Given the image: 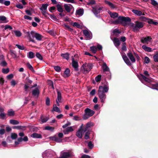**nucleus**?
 Returning <instances> with one entry per match:
<instances>
[{
	"mask_svg": "<svg viewBox=\"0 0 158 158\" xmlns=\"http://www.w3.org/2000/svg\"><path fill=\"white\" fill-rule=\"evenodd\" d=\"M144 74L146 77L145 76L142 74H141L138 76L139 79L141 81V82L152 89H156L158 90V84L153 85H150L149 84L150 83L152 82V81L151 79L147 77H148L149 76L148 72L146 71H144Z\"/></svg>",
	"mask_w": 158,
	"mask_h": 158,
	"instance_id": "1",
	"label": "nucleus"
},
{
	"mask_svg": "<svg viewBox=\"0 0 158 158\" xmlns=\"http://www.w3.org/2000/svg\"><path fill=\"white\" fill-rule=\"evenodd\" d=\"M109 90V86L105 85L103 87L100 86L98 90V95L102 102L104 103L106 98L105 93H107Z\"/></svg>",
	"mask_w": 158,
	"mask_h": 158,
	"instance_id": "2",
	"label": "nucleus"
},
{
	"mask_svg": "<svg viewBox=\"0 0 158 158\" xmlns=\"http://www.w3.org/2000/svg\"><path fill=\"white\" fill-rule=\"evenodd\" d=\"M131 21V19L128 17L119 16L118 19L113 21L112 23L114 24H121L124 26H126L127 24V22Z\"/></svg>",
	"mask_w": 158,
	"mask_h": 158,
	"instance_id": "3",
	"label": "nucleus"
},
{
	"mask_svg": "<svg viewBox=\"0 0 158 158\" xmlns=\"http://www.w3.org/2000/svg\"><path fill=\"white\" fill-rule=\"evenodd\" d=\"M94 113L95 112L94 110L89 108H86L85 110V114L83 116V118L85 119H87L92 116Z\"/></svg>",
	"mask_w": 158,
	"mask_h": 158,
	"instance_id": "4",
	"label": "nucleus"
},
{
	"mask_svg": "<svg viewBox=\"0 0 158 158\" xmlns=\"http://www.w3.org/2000/svg\"><path fill=\"white\" fill-rule=\"evenodd\" d=\"M92 65L90 63H85L82 67V70L84 73H87L92 69Z\"/></svg>",
	"mask_w": 158,
	"mask_h": 158,
	"instance_id": "5",
	"label": "nucleus"
},
{
	"mask_svg": "<svg viewBox=\"0 0 158 158\" xmlns=\"http://www.w3.org/2000/svg\"><path fill=\"white\" fill-rule=\"evenodd\" d=\"M143 25L142 23L137 21L135 24H133V28L134 31L138 30L140 28L143 27Z\"/></svg>",
	"mask_w": 158,
	"mask_h": 158,
	"instance_id": "6",
	"label": "nucleus"
},
{
	"mask_svg": "<svg viewBox=\"0 0 158 158\" xmlns=\"http://www.w3.org/2000/svg\"><path fill=\"white\" fill-rule=\"evenodd\" d=\"M48 6V4L47 3L42 4L41 7L40 8L42 14L45 16H47V15H48L47 12V8Z\"/></svg>",
	"mask_w": 158,
	"mask_h": 158,
	"instance_id": "7",
	"label": "nucleus"
},
{
	"mask_svg": "<svg viewBox=\"0 0 158 158\" xmlns=\"http://www.w3.org/2000/svg\"><path fill=\"white\" fill-rule=\"evenodd\" d=\"M152 39L150 36H147L146 37H142L141 39V41L143 44H148L151 42Z\"/></svg>",
	"mask_w": 158,
	"mask_h": 158,
	"instance_id": "8",
	"label": "nucleus"
},
{
	"mask_svg": "<svg viewBox=\"0 0 158 158\" xmlns=\"http://www.w3.org/2000/svg\"><path fill=\"white\" fill-rule=\"evenodd\" d=\"M83 124H82L80 127L79 129L76 133V135L79 138H81L82 137V134H83L84 130H83Z\"/></svg>",
	"mask_w": 158,
	"mask_h": 158,
	"instance_id": "9",
	"label": "nucleus"
},
{
	"mask_svg": "<svg viewBox=\"0 0 158 158\" xmlns=\"http://www.w3.org/2000/svg\"><path fill=\"white\" fill-rule=\"evenodd\" d=\"M83 33L86 38L88 39L92 38V34L90 31L88 30L85 29L83 30Z\"/></svg>",
	"mask_w": 158,
	"mask_h": 158,
	"instance_id": "10",
	"label": "nucleus"
},
{
	"mask_svg": "<svg viewBox=\"0 0 158 158\" xmlns=\"http://www.w3.org/2000/svg\"><path fill=\"white\" fill-rule=\"evenodd\" d=\"M51 151H46L43 154L44 158H52V155Z\"/></svg>",
	"mask_w": 158,
	"mask_h": 158,
	"instance_id": "11",
	"label": "nucleus"
},
{
	"mask_svg": "<svg viewBox=\"0 0 158 158\" xmlns=\"http://www.w3.org/2000/svg\"><path fill=\"white\" fill-rule=\"evenodd\" d=\"M101 10L102 9L101 7H99V6H97L93 7L92 11L94 14L95 15H97L100 13Z\"/></svg>",
	"mask_w": 158,
	"mask_h": 158,
	"instance_id": "12",
	"label": "nucleus"
},
{
	"mask_svg": "<svg viewBox=\"0 0 158 158\" xmlns=\"http://www.w3.org/2000/svg\"><path fill=\"white\" fill-rule=\"evenodd\" d=\"M39 94L40 90L38 88H35L32 91V95L36 98L38 97Z\"/></svg>",
	"mask_w": 158,
	"mask_h": 158,
	"instance_id": "13",
	"label": "nucleus"
},
{
	"mask_svg": "<svg viewBox=\"0 0 158 158\" xmlns=\"http://www.w3.org/2000/svg\"><path fill=\"white\" fill-rule=\"evenodd\" d=\"M122 57L125 63L128 65H131V63L125 53L122 54Z\"/></svg>",
	"mask_w": 158,
	"mask_h": 158,
	"instance_id": "14",
	"label": "nucleus"
},
{
	"mask_svg": "<svg viewBox=\"0 0 158 158\" xmlns=\"http://www.w3.org/2000/svg\"><path fill=\"white\" fill-rule=\"evenodd\" d=\"M50 139L58 143L61 142L62 141V139L56 137V136H51L50 137Z\"/></svg>",
	"mask_w": 158,
	"mask_h": 158,
	"instance_id": "15",
	"label": "nucleus"
},
{
	"mask_svg": "<svg viewBox=\"0 0 158 158\" xmlns=\"http://www.w3.org/2000/svg\"><path fill=\"white\" fill-rule=\"evenodd\" d=\"M94 126V124L93 123L89 122H88L86 124V127L84 130V131L86 132L87 131H88L89 128L91 127H92Z\"/></svg>",
	"mask_w": 158,
	"mask_h": 158,
	"instance_id": "16",
	"label": "nucleus"
},
{
	"mask_svg": "<svg viewBox=\"0 0 158 158\" xmlns=\"http://www.w3.org/2000/svg\"><path fill=\"white\" fill-rule=\"evenodd\" d=\"M27 33L28 35V36L29 37V40H30L31 41L33 42V41L31 40V39L32 38H34L35 37L36 32L34 31H31L30 33L29 32H27Z\"/></svg>",
	"mask_w": 158,
	"mask_h": 158,
	"instance_id": "17",
	"label": "nucleus"
},
{
	"mask_svg": "<svg viewBox=\"0 0 158 158\" xmlns=\"http://www.w3.org/2000/svg\"><path fill=\"white\" fill-rule=\"evenodd\" d=\"M62 158H70L72 156L71 154L68 152H64L61 155Z\"/></svg>",
	"mask_w": 158,
	"mask_h": 158,
	"instance_id": "18",
	"label": "nucleus"
},
{
	"mask_svg": "<svg viewBox=\"0 0 158 158\" xmlns=\"http://www.w3.org/2000/svg\"><path fill=\"white\" fill-rule=\"evenodd\" d=\"M72 64L73 67L76 70H77V69L78 67V64L77 62L73 58H72Z\"/></svg>",
	"mask_w": 158,
	"mask_h": 158,
	"instance_id": "19",
	"label": "nucleus"
},
{
	"mask_svg": "<svg viewBox=\"0 0 158 158\" xmlns=\"http://www.w3.org/2000/svg\"><path fill=\"white\" fill-rule=\"evenodd\" d=\"M64 7L65 10L68 12H70L72 7V6L71 5L68 4H65L64 5Z\"/></svg>",
	"mask_w": 158,
	"mask_h": 158,
	"instance_id": "20",
	"label": "nucleus"
},
{
	"mask_svg": "<svg viewBox=\"0 0 158 158\" xmlns=\"http://www.w3.org/2000/svg\"><path fill=\"white\" fill-rule=\"evenodd\" d=\"M74 130L72 127H69L67 128L63 131V132L65 134H68L69 132H72Z\"/></svg>",
	"mask_w": 158,
	"mask_h": 158,
	"instance_id": "21",
	"label": "nucleus"
},
{
	"mask_svg": "<svg viewBox=\"0 0 158 158\" xmlns=\"http://www.w3.org/2000/svg\"><path fill=\"white\" fill-rule=\"evenodd\" d=\"M127 55L132 62H135V59L131 52H128Z\"/></svg>",
	"mask_w": 158,
	"mask_h": 158,
	"instance_id": "22",
	"label": "nucleus"
},
{
	"mask_svg": "<svg viewBox=\"0 0 158 158\" xmlns=\"http://www.w3.org/2000/svg\"><path fill=\"white\" fill-rule=\"evenodd\" d=\"M108 13L109 14L110 17L112 18H117L118 15V14L116 12L111 13L110 11H109Z\"/></svg>",
	"mask_w": 158,
	"mask_h": 158,
	"instance_id": "23",
	"label": "nucleus"
},
{
	"mask_svg": "<svg viewBox=\"0 0 158 158\" xmlns=\"http://www.w3.org/2000/svg\"><path fill=\"white\" fill-rule=\"evenodd\" d=\"M113 42L115 46L118 47L120 44V42L119 40L117 38H114L113 40Z\"/></svg>",
	"mask_w": 158,
	"mask_h": 158,
	"instance_id": "24",
	"label": "nucleus"
},
{
	"mask_svg": "<svg viewBox=\"0 0 158 158\" xmlns=\"http://www.w3.org/2000/svg\"><path fill=\"white\" fill-rule=\"evenodd\" d=\"M132 11L134 14L138 16H141L144 15V14H143L142 12L140 10H132Z\"/></svg>",
	"mask_w": 158,
	"mask_h": 158,
	"instance_id": "25",
	"label": "nucleus"
},
{
	"mask_svg": "<svg viewBox=\"0 0 158 158\" xmlns=\"http://www.w3.org/2000/svg\"><path fill=\"white\" fill-rule=\"evenodd\" d=\"M83 9H80L76 11V15L80 16H81L83 15Z\"/></svg>",
	"mask_w": 158,
	"mask_h": 158,
	"instance_id": "26",
	"label": "nucleus"
},
{
	"mask_svg": "<svg viewBox=\"0 0 158 158\" xmlns=\"http://www.w3.org/2000/svg\"><path fill=\"white\" fill-rule=\"evenodd\" d=\"M31 136L33 138H42V136L40 134L35 133L32 134Z\"/></svg>",
	"mask_w": 158,
	"mask_h": 158,
	"instance_id": "27",
	"label": "nucleus"
},
{
	"mask_svg": "<svg viewBox=\"0 0 158 158\" xmlns=\"http://www.w3.org/2000/svg\"><path fill=\"white\" fill-rule=\"evenodd\" d=\"M102 68L103 71L104 72L109 71V67L107 66L106 64L104 63L102 66Z\"/></svg>",
	"mask_w": 158,
	"mask_h": 158,
	"instance_id": "28",
	"label": "nucleus"
},
{
	"mask_svg": "<svg viewBox=\"0 0 158 158\" xmlns=\"http://www.w3.org/2000/svg\"><path fill=\"white\" fill-rule=\"evenodd\" d=\"M27 56L29 59H32L35 56V54L32 52H30L27 53Z\"/></svg>",
	"mask_w": 158,
	"mask_h": 158,
	"instance_id": "29",
	"label": "nucleus"
},
{
	"mask_svg": "<svg viewBox=\"0 0 158 158\" xmlns=\"http://www.w3.org/2000/svg\"><path fill=\"white\" fill-rule=\"evenodd\" d=\"M70 70L69 69H67L65 70L64 76V77H67L70 76Z\"/></svg>",
	"mask_w": 158,
	"mask_h": 158,
	"instance_id": "30",
	"label": "nucleus"
},
{
	"mask_svg": "<svg viewBox=\"0 0 158 158\" xmlns=\"http://www.w3.org/2000/svg\"><path fill=\"white\" fill-rule=\"evenodd\" d=\"M142 48L145 50V51L148 52H151L152 51V48L149 47H147L145 45H143L142 46Z\"/></svg>",
	"mask_w": 158,
	"mask_h": 158,
	"instance_id": "31",
	"label": "nucleus"
},
{
	"mask_svg": "<svg viewBox=\"0 0 158 158\" xmlns=\"http://www.w3.org/2000/svg\"><path fill=\"white\" fill-rule=\"evenodd\" d=\"M42 36L40 35V34L36 33L35 37L36 39L38 40H41L42 39Z\"/></svg>",
	"mask_w": 158,
	"mask_h": 158,
	"instance_id": "32",
	"label": "nucleus"
},
{
	"mask_svg": "<svg viewBox=\"0 0 158 158\" xmlns=\"http://www.w3.org/2000/svg\"><path fill=\"white\" fill-rule=\"evenodd\" d=\"M52 111H55L59 113L61 112V111H60V109L58 107L55 105H53V107Z\"/></svg>",
	"mask_w": 158,
	"mask_h": 158,
	"instance_id": "33",
	"label": "nucleus"
},
{
	"mask_svg": "<svg viewBox=\"0 0 158 158\" xmlns=\"http://www.w3.org/2000/svg\"><path fill=\"white\" fill-rule=\"evenodd\" d=\"M61 56L64 58L68 60L69 58V54L68 53L62 54L61 55Z\"/></svg>",
	"mask_w": 158,
	"mask_h": 158,
	"instance_id": "34",
	"label": "nucleus"
},
{
	"mask_svg": "<svg viewBox=\"0 0 158 158\" xmlns=\"http://www.w3.org/2000/svg\"><path fill=\"white\" fill-rule=\"evenodd\" d=\"M105 3L108 5L111 8H115L114 5L112 3L108 1H105Z\"/></svg>",
	"mask_w": 158,
	"mask_h": 158,
	"instance_id": "35",
	"label": "nucleus"
},
{
	"mask_svg": "<svg viewBox=\"0 0 158 158\" xmlns=\"http://www.w3.org/2000/svg\"><path fill=\"white\" fill-rule=\"evenodd\" d=\"M56 7L58 11L60 12H62L63 11V8L61 5L60 4H58L56 5Z\"/></svg>",
	"mask_w": 158,
	"mask_h": 158,
	"instance_id": "36",
	"label": "nucleus"
},
{
	"mask_svg": "<svg viewBox=\"0 0 158 158\" xmlns=\"http://www.w3.org/2000/svg\"><path fill=\"white\" fill-rule=\"evenodd\" d=\"M15 114L14 111L12 109H10L8 111L7 115L9 116H13Z\"/></svg>",
	"mask_w": 158,
	"mask_h": 158,
	"instance_id": "37",
	"label": "nucleus"
},
{
	"mask_svg": "<svg viewBox=\"0 0 158 158\" xmlns=\"http://www.w3.org/2000/svg\"><path fill=\"white\" fill-rule=\"evenodd\" d=\"M91 51L94 53H95L97 51V48L96 46H92L90 47Z\"/></svg>",
	"mask_w": 158,
	"mask_h": 158,
	"instance_id": "38",
	"label": "nucleus"
},
{
	"mask_svg": "<svg viewBox=\"0 0 158 158\" xmlns=\"http://www.w3.org/2000/svg\"><path fill=\"white\" fill-rule=\"evenodd\" d=\"M154 60L155 62H158V52H156L153 56Z\"/></svg>",
	"mask_w": 158,
	"mask_h": 158,
	"instance_id": "39",
	"label": "nucleus"
},
{
	"mask_svg": "<svg viewBox=\"0 0 158 158\" xmlns=\"http://www.w3.org/2000/svg\"><path fill=\"white\" fill-rule=\"evenodd\" d=\"M14 32L15 34V35L17 37H20L22 35V33L19 31H14Z\"/></svg>",
	"mask_w": 158,
	"mask_h": 158,
	"instance_id": "40",
	"label": "nucleus"
},
{
	"mask_svg": "<svg viewBox=\"0 0 158 158\" xmlns=\"http://www.w3.org/2000/svg\"><path fill=\"white\" fill-rule=\"evenodd\" d=\"M57 99L56 100H57L59 102H60L61 100V93L59 91H57Z\"/></svg>",
	"mask_w": 158,
	"mask_h": 158,
	"instance_id": "41",
	"label": "nucleus"
},
{
	"mask_svg": "<svg viewBox=\"0 0 158 158\" xmlns=\"http://www.w3.org/2000/svg\"><path fill=\"white\" fill-rule=\"evenodd\" d=\"M48 85H49L50 87V88H52L53 89H54L53 85V82L52 81H51L50 80H48Z\"/></svg>",
	"mask_w": 158,
	"mask_h": 158,
	"instance_id": "42",
	"label": "nucleus"
},
{
	"mask_svg": "<svg viewBox=\"0 0 158 158\" xmlns=\"http://www.w3.org/2000/svg\"><path fill=\"white\" fill-rule=\"evenodd\" d=\"M17 137V135L14 133H12L11 135V138L13 139H15Z\"/></svg>",
	"mask_w": 158,
	"mask_h": 158,
	"instance_id": "43",
	"label": "nucleus"
},
{
	"mask_svg": "<svg viewBox=\"0 0 158 158\" xmlns=\"http://www.w3.org/2000/svg\"><path fill=\"white\" fill-rule=\"evenodd\" d=\"M10 123L13 125H16L19 123V122L15 120L11 119L10 121Z\"/></svg>",
	"mask_w": 158,
	"mask_h": 158,
	"instance_id": "44",
	"label": "nucleus"
},
{
	"mask_svg": "<svg viewBox=\"0 0 158 158\" xmlns=\"http://www.w3.org/2000/svg\"><path fill=\"white\" fill-rule=\"evenodd\" d=\"M45 129L48 130L53 131L54 130V128L52 127L47 126L45 127Z\"/></svg>",
	"mask_w": 158,
	"mask_h": 158,
	"instance_id": "45",
	"label": "nucleus"
},
{
	"mask_svg": "<svg viewBox=\"0 0 158 158\" xmlns=\"http://www.w3.org/2000/svg\"><path fill=\"white\" fill-rule=\"evenodd\" d=\"M113 33L114 35H117L120 33V32L118 29H115L113 30Z\"/></svg>",
	"mask_w": 158,
	"mask_h": 158,
	"instance_id": "46",
	"label": "nucleus"
},
{
	"mask_svg": "<svg viewBox=\"0 0 158 158\" xmlns=\"http://www.w3.org/2000/svg\"><path fill=\"white\" fill-rule=\"evenodd\" d=\"M73 26L79 28H81L82 27V26L79 24L77 22H75L73 23Z\"/></svg>",
	"mask_w": 158,
	"mask_h": 158,
	"instance_id": "47",
	"label": "nucleus"
},
{
	"mask_svg": "<svg viewBox=\"0 0 158 158\" xmlns=\"http://www.w3.org/2000/svg\"><path fill=\"white\" fill-rule=\"evenodd\" d=\"M27 67L31 71H34V69H33L32 66L29 63H28L27 64Z\"/></svg>",
	"mask_w": 158,
	"mask_h": 158,
	"instance_id": "48",
	"label": "nucleus"
},
{
	"mask_svg": "<svg viewBox=\"0 0 158 158\" xmlns=\"http://www.w3.org/2000/svg\"><path fill=\"white\" fill-rule=\"evenodd\" d=\"M36 57L40 60H43V57L42 55L39 53H37L36 54Z\"/></svg>",
	"mask_w": 158,
	"mask_h": 158,
	"instance_id": "49",
	"label": "nucleus"
},
{
	"mask_svg": "<svg viewBox=\"0 0 158 158\" xmlns=\"http://www.w3.org/2000/svg\"><path fill=\"white\" fill-rule=\"evenodd\" d=\"M150 60L149 58L147 56H145L144 57V63L145 64H148L149 63Z\"/></svg>",
	"mask_w": 158,
	"mask_h": 158,
	"instance_id": "50",
	"label": "nucleus"
},
{
	"mask_svg": "<svg viewBox=\"0 0 158 158\" xmlns=\"http://www.w3.org/2000/svg\"><path fill=\"white\" fill-rule=\"evenodd\" d=\"M6 18L4 16H0V20L4 21L5 23L7 22L5 21L6 20Z\"/></svg>",
	"mask_w": 158,
	"mask_h": 158,
	"instance_id": "51",
	"label": "nucleus"
},
{
	"mask_svg": "<svg viewBox=\"0 0 158 158\" xmlns=\"http://www.w3.org/2000/svg\"><path fill=\"white\" fill-rule=\"evenodd\" d=\"M101 78V76L100 75H98V76H97L95 77V80L97 82H99L100 81Z\"/></svg>",
	"mask_w": 158,
	"mask_h": 158,
	"instance_id": "52",
	"label": "nucleus"
},
{
	"mask_svg": "<svg viewBox=\"0 0 158 158\" xmlns=\"http://www.w3.org/2000/svg\"><path fill=\"white\" fill-rule=\"evenodd\" d=\"M6 114L4 113H1L0 114V118L4 119L5 118Z\"/></svg>",
	"mask_w": 158,
	"mask_h": 158,
	"instance_id": "53",
	"label": "nucleus"
},
{
	"mask_svg": "<svg viewBox=\"0 0 158 158\" xmlns=\"http://www.w3.org/2000/svg\"><path fill=\"white\" fill-rule=\"evenodd\" d=\"M41 120L42 122V123H44L46 122L48 120L47 118H45L43 116H41Z\"/></svg>",
	"mask_w": 158,
	"mask_h": 158,
	"instance_id": "54",
	"label": "nucleus"
},
{
	"mask_svg": "<svg viewBox=\"0 0 158 158\" xmlns=\"http://www.w3.org/2000/svg\"><path fill=\"white\" fill-rule=\"evenodd\" d=\"M55 70L57 72H59L60 71V68L58 66H55L54 67Z\"/></svg>",
	"mask_w": 158,
	"mask_h": 158,
	"instance_id": "55",
	"label": "nucleus"
},
{
	"mask_svg": "<svg viewBox=\"0 0 158 158\" xmlns=\"http://www.w3.org/2000/svg\"><path fill=\"white\" fill-rule=\"evenodd\" d=\"M95 3V2L94 0H90L88 2V5H94Z\"/></svg>",
	"mask_w": 158,
	"mask_h": 158,
	"instance_id": "56",
	"label": "nucleus"
},
{
	"mask_svg": "<svg viewBox=\"0 0 158 158\" xmlns=\"http://www.w3.org/2000/svg\"><path fill=\"white\" fill-rule=\"evenodd\" d=\"M9 69H2V72L4 73H7L9 72Z\"/></svg>",
	"mask_w": 158,
	"mask_h": 158,
	"instance_id": "57",
	"label": "nucleus"
},
{
	"mask_svg": "<svg viewBox=\"0 0 158 158\" xmlns=\"http://www.w3.org/2000/svg\"><path fill=\"white\" fill-rule=\"evenodd\" d=\"M10 83L11 85L13 87H14L16 84L15 81L14 80H12L11 81Z\"/></svg>",
	"mask_w": 158,
	"mask_h": 158,
	"instance_id": "58",
	"label": "nucleus"
},
{
	"mask_svg": "<svg viewBox=\"0 0 158 158\" xmlns=\"http://www.w3.org/2000/svg\"><path fill=\"white\" fill-rule=\"evenodd\" d=\"M89 131H87L86 133L85 136V139H88L89 138Z\"/></svg>",
	"mask_w": 158,
	"mask_h": 158,
	"instance_id": "59",
	"label": "nucleus"
},
{
	"mask_svg": "<svg viewBox=\"0 0 158 158\" xmlns=\"http://www.w3.org/2000/svg\"><path fill=\"white\" fill-rule=\"evenodd\" d=\"M12 27L9 25H6L4 29L6 30L8 29H9L10 30L12 29Z\"/></svg>",
	"mask_w": 158,
	"mask_h": 158,
	"instance_id": "60",
	"label": "nucleus"
},
{
	"mask_svg": "<svg viewBox=\"0 0 158 158\" xmlns=\"http://www.w3.org/2000/svg\"><path fill=\"white\" fill-rule=\"evenodd\" d=\"M151 4L153 5L154 6L156 5L158 3L155 0H151Z\"/></svg>",
	"mask_w": 158,
	"mask_h": 158,
	"instance_id": "61",
	"label": "nucleus"
},
{
	"mask_svg": "<svg viewBox=\"0 0 158 158\" xmlns=\"http://www.w3.org/2000/svg\"><path fill=\"white\" fill-rule=\"evenodd\" d=\"M50 100L49 98L47 97L46 100V103L47 105L49 106L50 105Z\"/></svg>",
	"mask_w": 158,
	"mask_h": 158,
	"instance_id": "62",
	"label": "nucleus"
},
{
	"mask_svg": "<svg viewBox=\"0 0 158 158\" xmlns=\"http://www.w3.org/2000/svg\"><path fill=\"white\" fill-rule=\"evenodd\" d=\"M3 4L6 6H8L10 4V2L9 1H5L4 0Z\"/></svg>",
	"mask_w": 158,
	"mask_h": 158,
	"instance_id": "63",
	"label": "nucleus"
},
{
	"mask_svg": "<svg viewBox=\"0 0 158 158\" xmlns=\"http://www.w3.org/2000/svg\"><path fill=\"white\" fill-rule=\"evenodd\" d=\"M88 146L89 148L91 149L92 148L94 147L93 144L92 143V142L91 141H90L88 143Z\"/></svg>",
	"mask_w": 158,
	"mask_h": 158,
	"instance_id": "64",
	"label": "nucleus"
}]
</instances>
